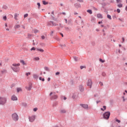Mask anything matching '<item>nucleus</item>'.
<instances>
[{
    "instance_id": "nucleus-27",
    "label": "nucleus",
    "mask_w": 127,
    "mask_h": 127,
    "mask_svg": "<svg viewBox=\"0 0 127 127\" xmlns=\"http://www.w3.org/2000/svg\"><path fill=\"white\" fill-rule=\"evenodd\" d=\"M39 80L40 81H42L43 82H44L45 81V79H44V78H42V77H39Z\"/></svg>"
},
{
    "instance_id": "nucleus-26",
    "label": "nucleus",
    "mask_w": 127,
    "mask_h": 127,
    "mask_svg": "<svg viewBox=\"0 0 127 127\" xmlns=\"http://www.w3.org/2000/svg\"><path fill=\"white\" fill-rule=\"evenodd\" d=\"M44 69L46 70V71H49L50 70H49V68L47 66H45L44 67Z\"/></svg>"
},
{
    "instance_id": "nucleus-9",
    "label": "nucleus",
    "mask_w": 127,
    "mask_h": 127,
    "mask_svg": "<svg viewBox=\"0 0 127 127\" xmlns=\"http://www.w3.org/2000/svg\"><path fill=\"white\" fill-rule=\"evenodd\" d=\"M12 101H17V97L15 95H13L11 97Z\"/></svg>"
},
{
    "instance_id": "nucleus-13",
    "label": "nucleus",
    "mask_w": 127,
    "mask_h": 127,
    "mask_svg": "<svg viewBox=\"0 0 127 127\" xmlns=\"http://www.w3.org/2000/svg\"><path fill=\"white\" fill-rule=\"evenodd\" d=\"M73 58L74 61H75V62H77V61H79V58L75 57V56L73 57Z\"/></svg>"
},
{
    "instance_id": "nucleus-57",
    "label": "nucleus",
    "mask_w": 127,
    "mask_h": 127,
    "mask_svg": "<svg viewBox=\"0 0 127 127\" xmlns=\"http://www.w3.org/2000/svg\"><path fill=\"white\" fill-rule=\"evenodd\" d=\"M41 38H42V39H45V36H41Z\"/></svg>"
},
{
    "instance_id": "nucleus-40",
    "label": "nucleus",
    "mask_w": 127,
    "mask_h": 127,
    "mask_svg": "<svg viewBox=\"0 0 127 127\" xmlns=\"http://www.w3.org/2000/svg\"><path fill=\"white\" fill-rule=\"evenodd\" d=\"M39 58L36 57L34 58V60H36V61H38L39 60Z\"/></svg>"
},
{
    "instance_id": "nucleus-52",
    "label": "nucleus",
    "mask_w": 127,
    "mask_h": 127,
    "mask_svg": "<svg viewBox=\"0 0 127 127\" xmlns=\"http://www.w3.org/2000/svg\"><path fill=\"white\" fill-rule=\"evenodd\" d=\"M35 47H33V48H32L31 49V51H32V50H35Z\"/></svg>"
},
{
    "instance_id": "nucleus-46",
    "label": "nucleus",
    "mask_w": 127,
    "mask_h": 127,
    "mask_svg": "<svg viewBox=\"0 0 127 127\" xmlns=\"http://www.w3.org/2000/svg\"><path fill=\"white\" fill-rule=\"evenodd\" d=\"M84 68H86V66L83 65L80 66V69H84Z\"/></svg>"
},
{
    "instance_id": "nucleus-60",
    "label": "nucleus",
    "mask_w": 127,
    "mask_h": 127,
    "mask_svg": "<svg viewBox=\"0 0 127 127\" xmlns=\"http://www.w3.org/2000/svg\"><path fill=\"white\" fill-rule=\"evenodd\" d=\"M54 33V32H53V31H51V34H50L51 36H52V35H53L52 34H53Z\"/></svg>"
},
{
    "instance_id": "nucleus-17",
    "label": "nucleus",
    "mask_w": 127,
    "mask_h": 127,
    "mask_svg": "<svg viewBox=\"0 0 127 127\" xmlns=\"http://www.w3.org/2000/svg\"><path fill=\"white\" fill-rule=\"evenodd\" d=\"M47 25L48 26H50V25H52V21H48L47 22Z\"/></svg>"
},
{
    "instance_id": "nucleus-37",
    "label": "nucleus",
    "mask_w": 127,
    "mask_h": 127,
    "mask_svg": "<svg viewBox=\"0 0 127 127\" xmlns=\"http://www.w3.org/2000/svg\"><path fill=\"white\" fill-rule=\"evenodd\" d=\"M37 4L38 5V8L39 9L40 8V6H41L40 3L39 2H38L37 3Z\"/></svg>"
},
{
    "instance_id": "nucleus-8",
    "label": "nucleus",
    "mask_w": 127,
    "mask_h": 127,
    "mask_svg": "<svg viewBox=\"0 0 127 127\" xmlns=\"http://www.w3.org/2000/svg\"><path fill=\"white\" fill-rule=\"evenodd\" d=\"M80 106H81V107H82V108H83V109H88V105L87 104H80Z\"/></svg>"
},
{
    "instance_id": "nucleus-54",
    "label": "nucleus",
    "mask_w": 127,
    "mask_h": 127,
    "mask_svg": "<svg viewBox=\"0 0 127 127\" xmlns=\"http://www.w3.org/2000/svg\"><path fill=\"white\" fill-rule=\"evenodd\" d=\"M60 46H61L62 47H63V46L64 47H66V45L64 44V45H60Z\"/></svg>"
},
{
    "instance_id": "nucleus-53",
    "label": "nucleus",
    "mask_w": 127,
    "mask_h": 127,
    "mask_svg": "<svg viewBox=\"0 0 127 127\" xmlns=\"http://www.w3.org/2000/svg\"><path fill=\"white\" fill-rule=\"evenodd\" d=\"M60 74V72H57L56 73V76H58V75H59Z\"/></svg>"
},
{
    "instance_id": "nucleus-35",
    "label": "nucleus",
    "mask_w": 127,
    "mask_h": 127,
    "mask_svg": "<svg viewBox=\"0 0 127 127\" xmlns=\"http://www.w3.org/2000/svg\"><path fill=\"white\" fill-rule=\"evenodd\" d=\"M65 29L66 31H70V28L69 27H65Z\"/></svg>"
},
{
    "instance_id": "nucleus-47",
    "label": "nucleus",
    "mask_w": 127,
    "mask_h": 127,
    "mask_svg": "<svg viewBox=\"0 0 127 127\" xmlns=\"http://www.w3.org/2000/svg\"><path fill=\"white\" fill-rule=\"evenodd\" d=\"M5 72H6V70H3L1 71V72L2 73V74H3V73H5Z\"/></svg>"
},
{
    "instance_id": "nucleus-16",
    "label": "nucleus",
    "mask_w": 127,
    "mask_h": 127,
    "mask_svg": "<svg viewBox=\"0 0 127 127\" xmlns=\"http://www.w3.org/2000/svg\"><path fill=\"white\" fill-rule=\"evenodd\" d=\"M61 114H65L66 113V110L64 109L61 110L60 111Z\"/></svg>"
},
{
    "instance_id": "nucleus-50",
    "label": "nucleus",
    "mask_w": 127,
    "mask_h": 127,
    "mask_svg": "<svg viewBox=\"0 0 127 127\" xmlns=\"http://www.w3.org/2000/svg\"><path fill=\"white\" fill-rule=\"evenodd\" d=\"M6 16H4L3 17V19L4 20H6Z\"/></svg>"
},
{
    "instance_id": "nucleus-56",
    "label": "nucleus",
    "mask_w": 127,
    "mask_h": 127,
    "mask_svg": "<svg viewBox=\"0 0 127 127\" xmlns=\"http://www.w3.org/2000/svg\"><path fill=\"white\" fill-rule=\"evenodd\" d=\"M60 27H61L62 28H63V25L61 23L60 24Z\"/></svg>"
},
{
    "instance_id": "nucleus-39",
    "label": "nucleus",
    "mask_w": 127,
    "mask_h": 127,
    "mask_svg": "<svg viewBox=\"0 0 127 127\" xmlns=\"http://www.w3.org/2000/svg\"><path fill=\"white\" fill-rule=\"evenodd\" d=\"M40 45H41V46H42V47H44L45 46V44L43 43H41L40 44Z\"/></svg>"
},
{
    "instance_id": "nucleus-61",
    "label": "nucleus",
    "mask_w": 127,
    "mask_h": 127,
    "mask_svg": "<svg viewBox=\"0 0 127 127\" xmlns=\"http://www.w3.org/2000/svg\"><path fill=\"white\" fill-rule=\"evenodd\" d=\"M94 97H99V95L98 94H94Z\"/></svg>"
},
{
    "instance_id": "nucleus-10",
    "label": "nucleus",
    "mask_w": 127,
    "mask_h": 127,
    "mask_svg": "<svg viewBox=\"0 0 127 127\" xmlns=\"http://www.w3.org/2000/svg\"><path fill=\"white\" fill-rule=\"evenodd\" d=\"M31 88H32V84H31V83L29 84V87H26V89L28 90V91H30V90H31Z\"/></svg>"
},
{
    "instance_id": "nucleus-11",
    "label": "nucleus",
    "mask_w": 127,
    "mask_h": 127,
    "mask_svg": "<svg viewBox=\"0 0 127 127\" xmlns=\"http://www.w3.org/2000/svg\"><path fill=\"white\" fill-rule=\"evenodd\" d=\"M79 89L80 92H83L84 91V86L82 85H79Z\"/></svg>"
},
{
    "instance_id": "nucleus-44",
    "label": "nucleus",
    "mask_w": 127,
    "mask_h": 127,
    "mask_svg": "<svg viewBox=\"0 0 127 127\" xmlns=\"http://www.w3.org/2000/svg\"><path fill=\"white\" fill-rule=\"evenodd\" d=\"M27 16H28V14L27 13L24 15V18H25V17H27Z\"/></svg>"
},
{
    "instance_id": "nucleus-32",
    "label": "nucleus",
    "mask_w": 127,
    "mask_h": 127,
    "mask_svg": "<svg viewBox=\"0 0 127 127\" xmlns=\"http://www.w3.org/2000/svg\"><path fill=\"white\" fill-rule=\"evenodd\" d=\"M20 91H21V88H17V93H19V92H20Z\"/></svg>"
},
{
    "instance_id": "nucleus-3",
    "label": "nucleus",
    "mask_w": 127,
    "mask_h": 127,
    "mask_svg": "<svg viewBox=\"0 0 127 127\" xmlns=\"http://www.w3.org/2000/svg\"><path fill=\"white\" fill-rule=\"evenodd\" d=\"M12 118L14 122H17L18 121V115L16 113H14L12 115Z\"/></svg>"
},
{
    "instance_id": "nucleus-59",
    "label": "nucleus",
    "mask_w": 127,
    "mask_h": 127,
    "mask_svg": "<svg viewBox=\"0 0 127 127\" xmlns=\"http://www.w3.org/2000/svg\"><path fill=\"white\" fill-rule=\"evenodd\" d=\"M99 84L101 85V86H103V82H99Z\"/></svg>"
},
{
    "instance_id": "nucleus-43",
    "label": "nucleus",
    "mask_w": 127,
    "mask_h": 127,
    "mask_svg": "<svg viewBox=\"0 0 127 127\" xmlns=\"http://www.w3.org/2000/svg\"><path fill=\"white\" fill-rule=\"evenodd\" d=\"M117 3H120V2H122V0H116Z\"/></svg>"
},
{
    "instance_id": "nucleus-20",
    "label": "nucleus",
    "mask_w": 127,
    "mask_h": 127,
    "mask_svg": "<svg viewBox=\"0 0 127 127\" xmlns=\"http://www.w3.org/2000/svg\"><path fill=\"white\" fill-rule=\"evenodd\" d=\"M20 63H22L23 65H26V64H25V63L24 62V61H23V60H20Z\"/></svg>"
},
{
    "instance_id": "nucleus-29",
    "label": "nucleus",
    "mask_w": 127,
    "mask_h": 127,
    "mask_svg": "<svg viewBox=\"0 0 127 127\" xmlns=\"http://www.w3.org/2000/svg\"><path fill=\"white\" fill-rule=\"evenodd\" d=\"M107 18L110 20L112 19V16H111V15L107 14Z\"/></svg>"
},
{
    "instance_id": "nucleus-15",
    "label": "nucleus",
    "mask_w": 127,
    "mask_h": 127,
    "mask_svg": "<svg viewBox=\"0 0 127 127\" xmlns=\"http://www.w3.org/2000/svg\"><path fill=\"white\" fill-rule=\"evenodd\" d=\"M38 77H39V75H38L36 74H33V78H34V79H38Z\"/></svg>"
},
{
    "instance_id": "nucleus-22",
    "label": "nucleus",
    "mask_w": 127,
    "mask_h": 127,
    "mask_svg": "<svg viewBox=\"0 0 127 127\" xmlns=\"http://www.w3.org/2000/svg\"><path fill=\"white\" fill-rule=\"evenodd\" d=\"M37 51H40V52H44V50L42 49H37Z\"/></svg>"
},
{
    "instance_id": "nucleus-28",
    "label": "nucleus",
    "mask_w": 127,
    "mask_h": 127,
    "mask_svg": "<svg viewBox=\"0 0 127 127\" xmlns=\"http://www.w3.org/2000/svg\"><path fill=\"white\" fill-rule=\"evenodd\" d=\"M15 29H17V28H19V27H20V25H15L14 26Z\"/></svg>"
},
{
    "instance_id": "nucleus-7",
    "label": "nucleus",
    "mask_w": 127,
    "mask_h": 127,
    "mask_svg": "<svg viewBox=\"0 0 127 127\" xmlns=\"http://www.w3.org/2000/svg\"><path fill=\"white\" fill-rule=\"evenodd\" d=\"M58 96H57V95L56 94L53 95V96L51 97V100H56V99H58Z\"/></svg>"
},
{
    "instance_id": "nucleus-38",
    "label": "nucleus",
    "mask_w": 127,
    "mask_h": 127,
    "mask_svg": "<svg viewBox=\"0 0 127 127\" xmlns=\"http://www.w3.org/2000/svg\"><path fill=\"white\" fill-rule=\"evenodd\" d=\"M100 62H101V63H104L105 61L103 60L102 59H99Z\"/></svg>"
},
{
    "instance_id": "nucleus-2",
    "label": "nucleus",
    "mask_w": 127,
    "mask_h": 127,
    "mask_svg": "<svg viewBox=\"0 0 127 127\" xmlns=\"http://www.w3.org/2000/svg\"><path fill=\"white\" fill-rule=\"evenodd\" d=\"M111 116V112L109 111L106 112L103 114V119L104 120H109L110 116Z\"/></svg>"
},
{
    "instance_id": "nucleus-21",
    "label": "nucleus",
    "mask_w": 127,
    "mask_h": 127,
    "mask_svg": "<svg viewBox=\"0 0 127 127\" xmlns=\"http://www.w3.org/2000/svg\"><path fill=\"white\" fill-rule=\"evenodd\" d=\"M3 9H7L8 8V7H7V6L4 5L2 6V7Z\"/></svg>"
},
{
    "instance_id": "nucleus-55",
    "label": "nucleus",
    "mask_w": 127,
    "mask_h": 127,
    "mask_svg": "<svg viewBox=\"0 0 127 127\" xmlns=\"http://www.w3.org/2000/svg\"><path fill=\"white\" fill-rule=\"evenodd\" d=\"M28 75H30V72L26 73V76H28Z\"/></svg>"
},
{
    "instance_id": "nucleus-49",
    "label": "nucleus",
    "mask_w": 127,
    "mask_h": 127,
    "mask_svg": "<svg viewBox=\"0 0 127 127\" xmlns=\"http://www.w3.org/2000/svg\"><path fill=\"white\" fill-rule=\"evenodd\" d=\"M117 11L118 13H120V12H121V9H120L119 8L117 9Z\"/></svg>"
},
{
    "instance_id": "nucleus-33",
    "label": "nucleus",
    "mask_w": 127,
    "mask_h": 127,
    "mask_svg": "<svg viewBox=\"0 0 127 127\" xmlns=\"http://www.w3.org/2000/svg\"><path fill=\"white\" fill-rule=\"evenodd\" d=\"M117 6H118V7H120V8L123 7V4H118L117 5Z\"/></svg>"
},
{
    "instance_id": "nucleus-12",
    "label": "nucleus",
    "mask_w": 127,
    "mask_h": 127,
    "mask_svg": "<svg viewBox=\"0 0 127 127\" xmlns=\"http://www.w3.org/2000/svg\"><path fill=\"white\" fill-rule=\"evenodd\" d=\"M74 6L76 7V8H79V7H81V4L76 3L74 4Z\"/></svg>"
},
{
    "instance_id": "nucleus-41",
    "label": "nucleus",
    "mask_w": 127,
    "mask_h": 127,
    "mask_svg": "<svg viewBox=\"0 0 127 127\" xmlns=\"http://www.w3.org/2000/svg\"><path fill=\"white\" fill-rule=\"evenodd\" d=\"M22 106H23L24 107H26L27 106V104L26 103H23Z\"/></svg>"
},
{
    "instance_id": "nucleus-4",
    "label": "nucleus",
    "mask_w": 127,
    "mask_h": 127,
    "mask_svg": "<svg viewBox=\"0 0 127 127\" xmlns=\"http://www.w3.org/2000/svg\"><path fill=\"white\" fill-rule=\"evenodd\" d=\"M6 103V98L0 97V105H4Z\"/></svg>"
},
{
    "instance_id": "nucleus-64",
    "label": "nucleus",
    "mask_w": 127,
    "mask_h": 127,
    "mask_svg": "<svg viewBox=\"0 0 127 127\" xmlns=\"http://www.w3.org/2000/svg\"><path fill=\"white\" fill-rule=\"evenodd\" d=\"M92 45H95V42H92Z\"/></svg>"
},
{
    "instance_id": "nucleus-45",
    "label": "nucleus",
    "mask_w": 127,
    "mask_h": 127,
    "mask_svg": "<svg viewBox=\"0 0 127 127\" xmlns=\"http://www.w3.org/2000/svg\"><path fill=\"white\" fill-rule=\"evenodd\" d=\"M37 110H38V108H35L33 109L34 112H36L37 111Z\"/></svg>"
},
{
    "instance_id": "nucleus-5",
    "label": "nucleus",
    "mask_w": 127,
    "mask_h": 127,
    "mask_svg": "<svg viewBox=\"0 0 127 127\" xmlns=\"http://www.w3.org/2000/svg\"><path fill=\"white\" fill-rule=\"evenodd\" d=\"M35 115H33L31 117H29V122H30L31 123H33V122H34V121L35 120Z\"/></svg>"
},
{
    "instance_id": "nucleus-18",
    "label": "nucleus",
    "mask_w": 127,
    "mask_h": 127,
    "mask_svg": "<svg viewBox=\"0 0 127 127\" xmlns=\"http://www.w3.org/2000/svg\"><path fill=\"white\" fill-rule=\"evenodd\" d=\"M103 108H101V111H103V112H104L105 111L106 109H107V107L106 106H103Z\"/></svg>"
},
{
    "instance_id": "nucleus-14",
    "label": "nucleus",
    "mask_w": 127,
    "mask_h": 127,
    "mask_svg": "<svg viewBox=\"0 0 127 127\" xmlns=\"http://www.w3.org/2000/svg\"><path fill=\"white\" fill-rule=\"evenodd\" d=\"M97 17L98 18H103V15H102V14H97Z\"/></svg>"
},
{
    "instance_id": "nucleus-31",
    "label": "nucleus",
    "mask_w": 127,
    "mask_h": 127,
    "mask_svg": "<svg viewBox=\"0 0 127 127\" xmlns=\"http://www.w3.org/2000/svg\"><path fill=\"white\" fill-rule=\"evenodd\" d=\"M115 121L119 124H120V123H121V120H118L117 118H115Z\"/></svg>"
},
{
    "instance_id": "nucleus-63",
    "label": "nucleus",
    "mask_w": 127,
    "mask_h": 127,
    "mask_svg": "<svg viewBox=\"0 0 127 127\" xmlns=\"http://www.w3.org/2000/svg\"><path fill=\"white\" fill-rule=\"evenodd\" d=\"M122 98L123 99V102H125V101H126V100L125 99V96H123Z\"/></svg>"
},
{
    "instance_id": "nucleus-42",
    "label": "nucleus",
    "mask_w": 127,
    "mask_h": 127,
    "mask_svg": "<svg viewBox=\"0 0 127 127\" xmlns=\"http://www.w3.org/2000/svg\"><path fill=\"white\" fill-rule=\"evenodd\" d=\"M113 17L114 19H118V18H117V16H116V15H113Z\"/></svg>"
},
{
    "instance_id": "nucleus-23",
    "label": "nucleus",
    "mask_w": 127,
    "mask_h": 127,
    "mask_svg": "<svg viewBox=\"0 0 127 127\" xmlns=\"http://www.w3.org/2000/svg\"><path fill=\"white\" fill-rule=\"evenodd\" d=\"M87 12H88L90 14H92L93 13V12L92 11V10L91 9H88L87 10Z\"/></svg>"
},
{
    "instance_id": "nucleus-25",
    "label": "nucleus",
    "mask_w": 127,
    "mask_h": 127,
    "mask_svg": "<svg viewBox=\"0 0 127 127\" xmlns=\"http://www.w3.org/2000/svg\"><path fill=\"white\" fill-rule=\"evenodd\" d=\"M52 95H56V92H51L50 94H49V96L50 97H51V96H52Z\"/></svg>"
},
{
    "instance_id": "nucleus-58",
    "label": "nucleus",
    "mask_w": 127,
    "mask_h": 127,
    "mask_svg": "<svg viewBox=\"0 0 127 127\" xmlns=\"http://www.w3.org/2000/svg\"><path fill=\"white\" fill-rule=\"evenodd\" d=\"M77 1H79V2H83L84 1L83 0H77Z\"/></svg>"
},
{
    "instance_id": "nucleus-19",
    "label": "nucleus",
    "mask_w": 127,
    "mask_h": 127,
    "mask_svg": "<svg viewBox=\"0 0 127 127\" xmlns=\"http://www.w3.org/2000/svg\"><path fill=\"white\" fill-rule=\"evenodd\" d=\"M42 2H43V4L44 5H46L47 4H48V2H47V1H45V0H43V1H42Z\"/></svg>"
},
{
    "instance_id": "nucleus-1",
    "label": "nucleus",
    "mask_w": 127,
    "mask_h": 127,
    "mask_svg": "<svg viewBox=\"0 0 127 127\" xmlns=\"http://www.w3.org/2000/svg\"><path fill=\"white\" fill-rule=\"evenodd\" d=\"M12 66H11V68L13 71H14V72H18V71L20 70V68L18 67L19 66H20V64H13Z\"/></svg>"
},
{
    "instance_id": "nucleus-51",
    "label": "nucleus",
    "mask_w": 127,
    "mask_h": 127,
    "mask_svg": "<svg viewBox=\"0 0 127 127\" xmlns=\"http://www.w3.org/2000/svg\"><path fill=\"white\" fill-rule=\"evenodd\" d=\"M102 5H104V6H106V5H107V3H106L105 2H103L102 3Z\"/></svg>"
},
{
    "instance_id": "nucleus-62",
    "label": "nucleus",
    "mask_w": 127,
    "mask_h": 127,
    "mask_svg": "<svg viewBox=\"0 0 127 127\" xmlns=\"http://www.w3.org/2000/svg\"><path fill=\"white\" fill-rule=\"evenodd\" d=\"M109 1L110 3H111V2H113V0H108Z\"/></svg>"
},
{
    "instance_id": "nucleus-36",
    "label": "nucleus",
    "mask_w": 127,
    "mask_h": 127,
    "mask_svg": "<svg viewBox=\"0 0 127 127\" xmlns=\"http://www.w3.org/2000/svg\"><path fill=\"white\" fill-rule=\"evenodd\" d=\"M52 16V18L53 19V20H55V21H56V20H57V19L55 18V17H54V16L51 15Z\"/></svg>"
},
{
    "instance_id": "nucleus-48",
    "label": "nucleus",
    "mask_w": 127,
    "mask_h": 127,
    "mask_svg": "<svg viewBox=\"0 0 127 127\" xmlns=\"http://www.w3.org/2000/svg\"><path fill=\"white\" fill-rule=\"evenodd\" d=\"M102 75L103 77H105V76H106V73H105V72H102Z\"/></svg>"
},
{
    "instance_id": "nucleus-24",
    "label": "nucleus",
    "mask_w": 127,
    "mask_h": 127,
    "mask_svg": "<svg viewBox=\"0 0 127 127\" xmlns=\"http://www.w3.org/2000/svg\"><path fill=\"white\" fill-rule=\"evenodd\" d=\"M52 24L53 26H57L58 24H57L56 23H54L53 21L52 22Z\"/></svg>"
},
{
    "instance_id": "nucleus-6",
    "label": "nucleus",
    "mask_w": 127,
    "mask_h": 127,
    "mask_svg": "<svg viewBox=\"0 0 127 127\" xmlns=\"http://www.w3.org/2000/svg\"><path fill=\"white\" fill-rule=\"evenodd\" d=\"M87 86H89L90 88H92V79H88L87 82Z\"/></svg>"
},
{
    "instance_id": "nucleus-30",
    "label": "nucleus",
    "mask_w": 127,
    "mask_h": 127,
    "mask_svg": "<svg viewBox=\"0 0 127 127\" xmlns=\"http://www.w3.org/2000/svg\"><path fill=\"white\" fill-rule=\"evenodd\" d=\"M14 18H15V19L16 20H17V16L18 15V14H15L14 15Z\"/></svg>"
},
{
    "instance_id": "nucleus-34",
    "label": "nucleus",
    "mask_w": 127,
    "mask_h": 127,
    "mask_svg": "<svg viewBox=\"0 0 127 127\" xmlns=\"http://www.w3.org/2000/svg\"><path fill=\"white\" fill-rule=\"evenodd\" d=\"M34 31V33L35 34L38 33V32H39V30L37 29H35Z\"/></svg>"
}]
</instances>
